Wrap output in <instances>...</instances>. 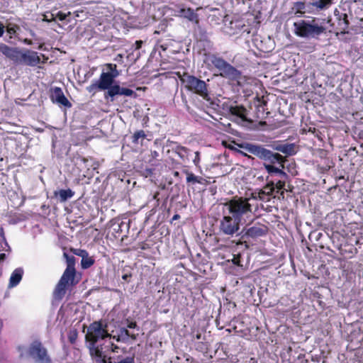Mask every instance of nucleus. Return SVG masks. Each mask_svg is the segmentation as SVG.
<instances>
[{"label":"nucleus","instance_id":"obj_11","mask_svg":"<svg viewBox=\"0 0 363 363\" xmlns=\"http://www.w3.org/2000/svg\"><path fill=\"white\" fill-rule=\"evenodd\" d=\"M50 99L53 103L70 108L72 104L65 96L60 87H54L50 89Z\"/></svg>","mask_w":363,"mask_h":363},{"label":"nucleus","instance_id":"obj_2","mask_svg":"<svg viewBox=\"0 0 363 363\" xmlns=\"http://www.w3.org/2000/svg\"><path fill=\"white\" fill-rule=\"evenodd\" d=\"M296 35L303 38L315 37L325 33V28L315 23V20L311 21H300L294 23Z\"/></svg>","mask_w":363,"mask_h":363},{"label":"nucleus","instance_id":"obj_34","mask_svg":"<svg viewBox=\"0 0 363 363\" xmlns=\"http://www.w3.org/2000/svg\"><path fill=\"white\" fill-rule=\"evenodd\" d=\"M118 363H134V359L133 357H127L125 359L121 360Z\"/></svg>","mask_w":363,"mask_h":363},{"label":"nucleus","instance_id":"obj_23","mask_svg":"<svg viewBox=\"0 0 363 363\" xmlns=\"http://www.w3.org/2000/svg\"><path fill=\"white\" fill-rule=\"evenodd\" d=\"M63 256H64V257L66 259V263H67L66 269L76 270V269H75V258H74V257L69 256L66 252H64Z\"/></svg>","mask_w":363,"mask_h":363},{"label":"nucleus","instance_id":"obj_21","mask_svg":"<svg viewBox=\"0 0 363 363\" xmlns=\"http://www.w3.org/2000/svg\"><path fill=\"white\" fill-rule=\"evenodd\" d=\"M264 234V230L258 227H251L245 230V235L248 237H258Z\"/></svg>","mask_w":363,"mask_h":363},{"label":"nucleus","instance_id":"obj_8","mask_svg":"<svg viewBox=\"0 0 363 363\" xmlns=\"http://www.w3.org/2000/svg\"><path fill=\"white\" fill-rule=\"evenodd\" d=\"M86 337L91 343L96 344L99 340L111 337V335L107 332L106 325H103L101 321H95L89 325Z\"/></svg>","mask_w":363,"mask_h":363},{"label":"nucleus","instance_id":"obj_24","mask_svg":"<svg viewBox=\"0 0 363 363\" xmlns=\"http://www.w3.org/2000/svg\"><path fill=\"white\" fill-rule=\"evenodd\" d=\"M331 0H313V6L320 9H323L327 6L330 5Z\"/></svg>","mask_w":363,"mask_h":363},{"label":"nucleus","instance_id":"obj_39","mask_svg":"<svg viewBox=\"0 0 363 363\" xmlns=\"http://www.w3.org/2000/svg\"><path fill=\"white\" fill-rule=\"evenodd\" d=\"M4 26L0 21V37H1L4 35Z\"/></svg>","mask_w":363,"mask_h":363},{"label":"nucleus","instance_id":"obj_38","mask_svg":"<svg viewBox=\"0 0 363 363\" xmlns=\"http://www.w3.org/2000/svg\"><path fill=\"white\" fill-rule=\"evenodd\" d=\"M135 49L136 50H138L141 48L142 45H143V41L142 40H137L135 43Z\"/></svg>","mask_w":363,"mask_h":363},{"label":"nucleus","instance_id":"obj_20","mask_svg":"<svg viewBox=\"0 0 363 363\" xmlns=\"http://www.w3.org/2000/svg\"><path fill=\"white\" fill-rule=\"evenodd\" d=\"M276 150L287 155H293L295 153L294 144L280 145L276 147Z\"/></svg>","mask_w":363,"mask_h":363},{"label":"nucleus","instance_id":"obj_28","mask_svg":"<svg viewBox=\"0 0 363 363\" xmlns=\"http://www.w3.org/2000/svg\"><path fill=\"white\" fill-rule=\"evenodd\" d=\"M70 251L72 252L73 254H74V255H76L77 256H79L82 258L84 257L85 256V255H86L88 253L86 250H82V249L71 248Z\"/></svg>","mask_w":363,"mask_h":363},{"label":"nucleus","instance_id":"obj_36","mask_svg":"<svg viewBox=\"0 0 363 363\" xmlns=\"http://www.w3.org/2000/svg\"><path fill=\"white\" fill-rule=\"evenodd\" d=\"M108 347H110V350H111L113 352H118V346H116V345H114L113 343H111V344H110V346H108Z\"/></svg>","mask_w":363,"mask_h":363},{"label":"nucleus","instance_id":"obj_18","mask_svg":"<svg viewBox=\"0 0 363 363\" xmlns=\"http://www.w3.org/2000/svg\"><path fill=\"white\" fill-rule=\"evenodd\" d=\"M264 167L267 172L269 174H279L283 179H287L288 175L286 172H284L283 170H281L279 168L275 167L274 166L269 164H264Z\"/></svg>","mask_w":363,"mask_h":363},{"label":"nucleus","instance_id":"obj_33","mask_svg":"<svg viewBox=\"0 0 363 363\" xmlns=\"http://www.w3.org/2000/svg\"><path fill=\"white\" fill-rule=\"evenodd\" d=\"M69 14H70V13H69V12L68 13V14H66V13H62V12H59V13H57V16H58V18H59V19H60V21H63V20H65V19L67 18V16Z\"/></svg>","mask_w":363,"mask_h":363},{"label":"nucleus","instance_id":"obj_41","mask_svg":"<svg viewBox=\"0 0 363 363\" xmlns=\"http://www.w3.org/2000/svg\"><path fill=\"white\" fill-rule=\"evenodd\" d=\"M237 151V152H238L239 154H240L241 155L244 156V157H250V155H248L247 153L244 152L242 150H235Z\"/></svg>","mask_w":363,"mask_h":363},{"label":"nucleus","instance_id":"obj_17","mask_svg":"<svg viewBox=\"0 0 363 363\" xmlns=\"http://www.w3.org/2000/svg\"><path fill=\"white\" fill-rule=\"evenodd\" d=\"M54 195L56 197L58 196L60 199V201L64 202L74 196V191H72L70 189H61L58 191H55Z\"/></svg>","mask_w":363,"mask_h":363},{"label":"nucleus","instance_id":"obj_15","mask_svg":"<svg viewBox=\"0 0 363 363\" xmlns=\"http://www.w3.org/2000/svg\"><path fill=\"white\" fill-rule=\"evenodd\" d=\"M23 274V269L17 268V269H14L13 272L11 273L10 279H9V287L13 288V287L16 286L21 281Z\"/></svg>","mask_w":363,"mask_h":363},{"label":"nucleus","instance_id":"obj_40","mask_svg":"<svg viewBox=\"0 0 363 363\" xmlns=\"http://www.w3.org/2000/svg\"><path fill=\"white\" fill-rule=\"evenodd\" d=\"M6 258V255L4 253L0 254V264L4 262Z\"/></svg>","mask_w":363,"mask_h":363},{"label":"nucleus","instance_id":"obj_22","mask_svg":"<svg viewBox=\"0 0 363 363\" xmlns=\"http://www.w3.org/2000/svg\"><path fill=\"white\" fill-rule=\"evenodd\" d=\"M94 264V259L89 256V253L82 258L81 265L83 269H88Z\"/></svg>","mask_w":363,"mask_h":363},{"label":"nucleus","instance_id":"obj_19","mask_svg":"<svg viewBox=\"0 0 363 363\" xmlns=\"http://www.w3.org/2000/svg\"><path fill=\"white\" fill-rule=\"evenodd\" d=\"M338 29L340 30L341 33H346L347 29L349 26V21L347 20V15L344 13L341 16H340L338 23Z\"/></svg>","mask_w":363,"mask_h":363},{"label":"nucleus","instance_id":"obj_25","mask_svg":"<svg viewBox=\"0 0 363 363\" xmlns=\"http://www.w3.org/2000/svg\"><path fill=\"white\" fill-rule=\"evenodd\" d=\"M274 191V183L273 182L268 183L262 191V194H266L267 195H272Z\"/></svg>","mask_w":363,"mask_h":363},{"label":"nucleus","instance_id":"obj_9","mask_svg":"<svg viewBox=\"0 0 363 363\" xmlns=\"http://www.w3.org/2000/svg\"><path fill=\"white\" fill-rule=\"evenodd\" d=\"M240 219L224 216L220 223V230L225 235H233L240 229Z\"/></svg>","mask_w":363,"mask_h":363},{"label":"nucleus","instance_id":"obj_14","mask_svg":"<svg viewBox=\"0 0 363 363\" xmlns=\"http://www.w3.org/2000/svg\"><path fill=\"white\" fill-rule=\"evenodd\" d=\"M90 354L97 362L106 363V357L103 352L102 348L96 346L94 343H92V346L90 347Z\"/></svg>","mask_w":363,"mask_h":363},{"label":"nucleus","instance_id":"obj_7","mask_svg":"<svg viewBox=\"0 0 363 363\" xmlns=\"http://www.w3.org/2000/svg\"><path fill=\"white\" fill-rule=\"evenodd\" d=\"M75 277L76 270L65 269L55 289V296L60 298H62L68 286H74L78 283L79 281L76 280Z\"/></svg>","mask_w":363,"mask_h":363},{"label":"nucleus","instance_id":"obj_6","mask_svg":"<svg viewBox=\"0 0 363 363\" xmlns=\"http://www.w3.org/2000/svg\"><path fill=\"white\" fill-rule=\"evenodd\" d=\"M229 214H231L233 218L240 219L243 215L251 212V205L247 199H234L225 204Z\"/></svg>","mask_w":363,"mask_h":363},{"label":"nucleus","instance_id":"obj_26","mask_svg":"<svg viewBox=\"0 0 363 363\" xmlns=\"http://www.w3.org/2000/svg\"><path fill=\"white\" fill-rule=\"evenodd\" d=\"M146 137V135L143 130H138L136 131L133 136V143H138V140L140 138H145Z\"/></svg>","mask_w":363,"mask_h":363},{"label":"nucleus","instance_id":"obj_16","mask_svg":"<svg viewBox=\"0 0 363 363\" xmlns=\"http://www.w3.org/2000/svg\"><path fill=\"white\" fill-rule=\"evenodd\" d=\"M22 59L24 62V64L29 65V66H35L37 65L40 61V59L39 56L38 55L37 52H27L22 55Z\"/></svg>","mask_w":363,"mask_h":363},{"label":"nucleus","instance_id":"obj_13","mask_svg":"<svg viewBox=\"0 0 363 363\" xmlns=\"http://www.w3.org/2000/svg\"><path fill=\"white\" fill-rule=\"evenodd\" d=\"M176 16L184 18L189 21L198 23V15L190 8H180L175 14Z\"/></svg>","mask_w":363,"mask_h":363},{"label":"nucleus","instance_id":"obj_50","mask_svg":"<svg viewBox=\"0 0 363 363\" xmlns=\"http://www.w3.org/2000/svg\"><path fill=\"white\" fill-rule=\"evenodd\" d=\"M118 56H119V57H123V55L121 54H119Z\"/></svg>","mask_w":363,"mask_h":363},{"label":"nucleus","instance_id":"obj_35","mask_svg":"<svg viewBox=\"0 0 363 363\" xmlns=\"http://www.w3.org/2000/svg\"><path fill=\"white\" fill-rule=\"evenodd\" d=\"M177 151H178V152H179V153H180V152H184V153H186V152H187V151H188V150H187V148H186V147H182V146H179V147H177Z\"/></svg>","mask_w":363,"mask_h":363},{"label":"nucleus","instance_id":"obj_29","mask_svg":"<svg viewBox=\"0 0 363 363\" xmlns=\"http://www.w3.org/2000/svg\"><path fill=\"white\" fill-rule=\"evenodd\" d=\"M286 179H284V180H279L278 182H276V184H274V189L277 190V192H279V191L282 190L284 188Z\"/></svg>","mask_w":363,"mask_h":363},{"label":"nucleus","instance_id":"obj_44","mask_svg":"<svg viewBox=\"0 0 363 363\" xmlns=\"http://www.w3.org/2000/svg\"><path fill=\"white\" fill-rule=\"evenodd\" d=\"M121 334H124L125 336H128V331L126 330V329H123L121 330Z\"/></svg>","mask_w":363,"mask_h":363},{"label":"nucleus","instance_id":"obj_27","mask_svg":"<svg viewBox=\"0 0 363 363\" xmlns=\"http://www.w3.org/2000/svg\"><path fill=\"white\" fill-rule=\"evenodd\" d=\"M186 182L190 183H201V180L198 178V177L195 176L191 172H186Z\"/></svg>","mask_w":363,"mask_h":363},{"label":"nucleus","instance_id":"obj_4","mask_svg":"<svg viewBox=\"0 0 363 363\" xmlns=\"http://www.w3.org/2000/svg\"><path fill=\"white\" fill-rule=\"evenodd\" d=\"M178 76L182 84L187 90L203 97L208 95L207 84L204 81L186 73L183 75L179 74Z\"/></svg>","mask_w":363,"mask_h":363},{"label":"nucleus","instance_id":"obj_46","mask_svg":"<svg viewBox=\"0 0 363 363\" xmlns=\"http://www.w3.org/2000/svg\"><path fill=\"white\" fill-rule=\"evenodd\" d=\"M113 339H116V341H119V340H120V337H116V336H113Z\"/></svg>","mask_w":363,"mask_h":363},{"label":"nucleus","instance_id":"obj_45","mask_svg":"<svg viewBox=\"0 0 363 363\" xmlns=\"http://www.w3.org/2000/svg\"><path fill=\"white\" fill-rule=\"evenodd\" d=\"M179 217V215H177V214H176V215H174V216L173 219H174V220H176V219H177Z\"/></svg>","mask_w":363,"mask_h":363},{"label":"nucleus","instance_id":"obj_30","mask_svg":"<svg viewBox=\"0 0 363 363\" xmlns=\"http://www.w3.org/2000/svg\"><path fill=\"white\" fill-rule=\"evenodd\" d=\"M107 68L111 71L109 74H115L118 73V71L116 69V65L112 63L106 64Z\"/></svg>","mask_w":363,"mask_h":363},{"label":"nucleus","instance_id":"obj_48","mask_svg":"<svg viewBox=\"0 0 363 363\" xmlns=\"http://www.w3.org/2000/svg\"><path fill=\"white\" fill-rule=\"evenodd\" d=\"M284 191H281V195L282 196H284Z\"/></svg>","mask_w":363,"mask_h":363},{"label":"nucleus","instance_id":"obj_10","mask_svg":"<svg viewBox=\"0 0 363 363\" xmlns=\"http://www.w3.org/2000/svg\"><path fill=\"white\" fill-rule=\"evenodd\" d=\"M30 354L35 358L38 361L41 362L42 363H50V359L47 354L46 349L43 347L41 342L38 341H35L30 345L29 350Z\"/></svg>","mask_w":363,"mask_h":363},{"label":"nucleus","instance_id":"obj_47","mask_svg":"<svg viewBox=\"0 0 363 363\" xmlns=\"http://www.w3.org/2000/svg\"><path fill=\"white\" fill-rule=\"evenodd\" d=\"M179 175V172H174V176H178Z\"/></svg>","mask_w":363,"mask_h":363},{"label":"nucleus","instance_id":"obj_3","mask_svg":"<svg viewBox=\"0 0 363 363\" xmlns=\"http://www.w3.org/2000/svg\"><path fill=\"white\" fill-rule=\"evenodd\" d=\"M238 146L245 149L248 152L255 155L260 159L268 160L271 163H283V157L278 153H273L269 150H267L259 145H253L251 143H242L238 144Z\"/></svg>","mask_w":363,"mask_h":363},{"label":"nucleus","instance_id":"obj_31","mask_svg":"<svg viewBox=\"0 0 363 363\" xmlns=\"http://www.w3.org/2000/svg\"><path fill=\"white\" fill-rule=\"evenodd\" d=\"M200 160V152L199 151H196L195 152V158L193 160V162L195 164V166L199 167Z\"/></svg>","mask_w":363,"mask_h":363},{"label":"nucleus","instance_id":"obj_5","mask_svg":"<svg viewBox=\"0 0 363 363\" xmlns=\"http://www.w3.org/2000/svg\"><path fill=\"white\" fill-rule=\"evenodd\" d=\"M211 62L212 65L220 72V76L233 80L240 78L241 75L240 72L222 57L213 55L211 57Z\"/></svg>","mask_w":363,"mask_h":363},{"label":"nucleus","instance_id":"obj_42","mask_svg":"<svg viewBox=\"0 0 363 363\" xmlns=\"http://www.w3.org/2000/svg\"><path fill=\"white\" fill-rule=\"evenodd\" d=\"M130 277H131L130 274H125L122 276V279L125 281H128V278H130Z\"/></svg>","mask_w":363,"mask_h":363},{"label":"nucleus","instance_id":"obj_1","mask_svg":"<svg viewBox=\"0 0 363 363\" xmlns=\"http://www.w3.org/2000/svg\"><path fill=\"white\" fill-rule=\"evenodd\" d=\"M119 75V73L109 74V72H103L98 80L94 82L86 87V90L93 95L98 90H108L105 98L108 96L112 99L116 95H124L131 96L134 91L128 88H121L118 84H114L115 78Z\"/></svg>","mask_w":363,"mask_h":363},{"label":"nucleus","instance_id":"obj_12","mask_svg":"<svg viewBox=\"0 0 363 363\" xmlns=\"http://www.w3.org/2000/svg\"><path fill=\"white\" fill-rule=\"evenodd\" d=\"M0 52L14 62L18 60L20 55V51L17 48L9 47L3 43L0 44Z\"/></svg>","mask_w":363,"mask_h":363},{"label":"nucleus","instance_id":"obj_49","mask_svg":"<svg viewBox=\"0 0 363 363\" xmlns=\"http://www.w3.org/2000/svg\"><path fill=\"white\" fill-rule=\"evenodd\" d=\"M1 232L2 233V235H4V231H3V228H1Z\"/></svg>","mask_w":363,"mask_h":363},{"label":"nucleus","instance_id":"obj_32","mask_svg":"<svg viewBox=\"0 0 363 363\" xmlns=\"http://www.w3.org/2000/svg\"><path fill=\"white\" fill-rule=\"evenodd\" d=\"M232 113L233 114H235V115L240 116V118H242L244 116L243 110L242 109L240 110L239 108H233Z\"/></svg>","mask_w":363,"mask_h":363},{"label":"nucleus","instance_id":"obj_37","mask_svg":"<svg viewBox=\"0 0 363 363\" xmlns=\"http://www.w3.org/2000/svg\"><path fill=\"white\" fill-rule=\"evenodd\" d=\"M7 32H8L9 34H14V33H16V28H14V27H8V28H7Z\"/></svg>","mask_w":363,"mask_h":363},{"label":"nucleus","instance_id":"obj_43","mask_svg":"<svg viewBox=\"0 0 363 363\" xmlns=\"http://www.w3.org/2000/svg\"><path fill=\"white\" fill-rule=\"evenodd\" d=\"M136 323L135 322H131L128 324V327L130 328H135L136 327Z\"/></svg>","mask_w":363,"mask_h":363}]
</instances>
